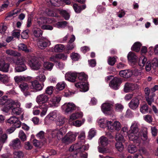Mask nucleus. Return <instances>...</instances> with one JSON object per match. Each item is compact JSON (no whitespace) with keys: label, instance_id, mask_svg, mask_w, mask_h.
Returning <instances> with one entry per match:
<instances>
[{"label":"nucleus","instance_id":"7ed1b4c3","mask_svg":"<svg viewBox=\"0 0 158 158\" xmlns=\"http://www.w3.org/2000/svg\"><path fill=\"white\" fill-rule=\"evenodd\" d=\"M5 104L4 107L2 109V110L6 113H8L10 110L11 111L16 104L19 106L21 105L19 102L11 99L7 100L5 102Z\"/></svg>","mask_w":158,"mask_h":158},{"label":"nucleus","instance_id":"4d7b16f0","mask_svg":"<svg viewBox=\"0 0 158 158\" xmlns=\"http://www.w3.org/2000/svg\"><path fill=\"white\" fill-rule=\"evenodd\" d=\"M9 79L7 76L5 74H0V81L4 83L8 82Z\"/></svg>","mask_w":158,"mask_h":158},{"label":"nucleus","instance_id":"6e6552de","mask_svg":"<svg viewBox=\"0 0 158 158\" xmlns=\"http://www.w3.org/2000/svg\"><path fill=\"white\" fill-rule=\"evenodd\" d=\"M49 99V97L46 94H42L38 95L36 99V102L39 104H45Z\"/></svg>","mask_w":158,"mask_h":158},{"label":"nucleus","instance_id":"ea45409f","mask_svg":"<svg viewBox=\"0 0 158 158\" xmlns=\"http://www.w3.org/2000/svg\"><path fill=\"white\" fill-rule=\"evenodd\" d=\"M25 60L23 57L18 58L14 60V62L17 65H22L24 64Z\"/></svg>","mask_w":158,"mask_h":158},{"label":"nucleus","instance_id":"58836bf2","mask_svg":"<svg viewBox=\"0 0 158 158\" xmlns=\"http://www.w3.org/2000/svg\"><path fill=\"white\" fill-rule=\"evenodd\" d=\"M21 91L22 92H24L25 91L27 90L29 88L28 85L26 83L23 82L21 83L19 86Z\"/></svg>","mask_w":158,"mask_h":158},{"label":"nucleus","instance_id":"864d4df0","mask_svg":"<svg viewBox=\"0 0 158 158\" xmlns=\"http://www.w3.org/2000/svg\"><path fill=\"white\" fill-rule=\"evenodd\" d=\"M85 132L84 131L81 132L78 136V138L79 140L81 141V142H80L81 143L82 145H83V144H84L85 143L84 139L85 138Z\"/></svg>","mask_w":158,"mask_h":158},{"label":"nucleus","instance_id":"1a4fd4ad","mask_svg":"<svg viewBox=\"0 0 158 158\" xmlns=\"http://www.w3.org/2000/svg\"><path fill=\"white\" fill-rule=\"evenodd\" d=\"M67 58V56L63 53L56 54L52 56L49 58L50 61L56 62L60 59L65 60Z\"/></svg>","mask_w":158,"mask_h":158},{"label":"nucleus","instance_id":"13d9d810","mask_svg":"<svg viewBox=\"0 0 158 158\" xmlns=\"http://www.w3.org/2000/svg\"><path fill=\"white\" fill-rule=\"evenodd\" d=\"M36 137L39 139L45 141L44 136V132L43 131H41L36 135Z\"/></svg>","mask_w":158,"mask_h":158},{"label":"nucleus","instance_id":"3c124183","mask_svg":"<svg viewBox=\"0 0 158 158\" xmlns=\"http://www.w3.org/2000/svg\"><path fill=\"white\" fill-rule=\"evenodd\" d=\"M19 137L23 141H25L27 140L26 135L22 130H20L19 133Z\"/></svg>","mask_w":158,"mask_h":158},{"label":"nucleus","instance_id":"de8ad7c7","mask_svg":"<svg viewBox=\"0 0 158 158\" xmlns=\"http://www.w3.org/2000/svg\"><path fill=\"white\" fill-rule=\"evenodd\" d=\"M141 46V44L139 42H135L131 47V49L135 52H139Z\"/></svg>","mask_w":158,"mask_h":158},{"label":"nucleus","instance_id":"a19ab883","mask_svg":"<svg viewBox=\"0 0 158 158\" xmlns=\"http://www.w3.org/2000/svg\"><path fill=\"white\" fill-rule=\"evenodd\" d=\"M27 69V68L25 64L17 65L15 69V71L18 72L24 71Z\"/></svg>","mask_w":158,"mask_h":158},{"label":"nucleus","instance_id":"338daca9","mask_svg":"<svg viewBox=\"0 0 158 158\" xmlns=\"http://www.w3.org/2000/svg\"><path fill=\"white\" fill-rule=\"evenodd\" d=\"M73 7L75 11L77 13H79L82 10L81 7L78 6L76 4H73Z\"/></svg>","mask_w":158,"mask_h":158},{"label":"nucleus","instance_id":"2eb2a0df","mask_svg":"<svg viewBox=\"0 0 158 158\" xmlns=\"http://www.w3.org/2000/svg\"><path fill=\"white\" fill-rule=\"evenodd\" d=\"M7 122L10 124H14L17 128L21 126L20 121L19 120L18 118L15 116L11 117L7 120Z\"/></svg>","mask_w":158,"mask_h":158},{"label":"nucleus","instance_id":"393cba45","mask_svg":"<svg viewBox=\"0 0 158 158\" xmlns=\"http://www.w3.org/2000/svg\"><path fill=\"white\" fill-rule=\"evenodd\" d=\"M139 100L136 97L134 98L129 103V107L131 109L134 110L136 109L139 105Z\"/></svg>","mask_w":158,"mask_h":158},{"label":"nucleus","instance_id":"4be33fe9","mask_svg":"<svg viewBox=\"0 0 158 158\" xmlns=\"http://www.w3.org/2000/svg\"><path fill=\"white\" fill-rule=\"evenodd\" d=\"M9 64L5 63L4 60L0 59V71L5 72H7L9 70Z\"/></svg>","mask_w":158,"mask_h":158},{"label":"nucleus","instance_id":"0eeeda50","mask_svg":"<svg viewBox=\"0 0 158 158\" xmlns=\"http://www.w3.org/2000/svg\"><path fill=\"white\" fill-rule=\"evenodd\" d=\"M28 63L31 68L34 70H37L40 68L41 64L35 56L32 57Z\"/></svg>","mask_w":158,"mask_h":158},{"label":"nucleus","instance_id":"49530a36","mask_svg":"<svg viewBox=\"0 0 158 158\" xmlns=\"http://www.w3.org/2000/svg\"><path fill=\"white\" fill-rule=\"evenodd\" d=\"M66 86V84L64 82H60L56 85V89L59 90H61L65 88Z\"/></svg>","mask_w":158,"mask_h":158},{"label":"nucleus","instance_id":"bf43d9fd","mask_svg":"<svg viewBox=\"0 0 158 158\" xmlns=\"http://www.w3.org/2000/svg\"><path fill=\"white\" fill-rule=\"evenodd\" d=\"M116 149L120 152L122 151L123 149V145L122 142H117L115 144Z\"/></svg>","mask_w":158,"mask_h":158},{"label":"nucleus","instance_id":"20e7f679","mask_svg":"<svg viewBox=\"0 0 158 158\" xmlns=\"http://www.w3.org/2000/svg\"><path fill=\"white\" fill-rule=\"evenodd\" d=\"M66 129L64 127H62L59 129L56 128L51 130V134L53 138H56L58 140L63 138V135L65 133Z\"/></svg>","mask_w":158,"mask_h":158},{"label":"nucleus","instance_id":"bb28decb","mask_svg":"<svg viewBox=\"0 0 158 158\" xmlns=\"http://www.w3.org/2000/svg\"><path fill=\"white\" fill-rule=\"evenodd\" d=\"M60 115L58 111L55 110L48 114L47 117L51 120H54L55 119L59 118Z\"/></svg>","mask_w":158,"mask_h":158},{"label":"nucleus","instance_id":"9d476101","mask_svg":"<svg viewBox=\"0 0 158 158\" xmlns=\"http://www.w3.org/2000/svg\"><path fill=\"white\" fill-rule=\"evenodd\" d=\"M77 76V73L72 71L67 72L65 75V79L72 82L76 81V79Z\"/></svg>","mask_w":158,"mask_h":158},{"label":"nucleus","instance_id":"2f4dec72","mask_svg":"<svg viewBox=\"0 0 158 158\" xmlns=\"http://www.w3.org/2000/svg\"><path fill=\"white\" fill-rule=\"evenodd\" d=\"M148 61L147 60L146 57L142 56L140 57L139 59V64L140 67H143L144 66Z\"/></svg>","mask_w":158,"mask_h":158},{"label":"nucleus","instance_id":"774afa93","mask_svg":"<svg viewBox=\"0 0 158 158\" xmlns=\"http://www.w3.org/2000/svg\"><path fill=\"white\" fill-rule=\"evenodd\" d=\"M53 90V86H49L46 88L45 92L46 94L48 95H51L52 93Z\"/></svg>","mask_w":158,"mask_h":158},{"label":"nucleus","instance_id":"f3484780","mask_svg":"<svg viewBox=\"0 0 158 158\" xmlns=\"http://www.w3.org/2000/svg\"><path fill=\"white\" fill-rule=\"evenodd\" d=\"M61 99L60 96L55 97L52 98L48 102L49 107L58 106Z\"/></svg>","mask_w":158,"mask_h":158},{"label":"nucleus","instance_id":"09e8293b","mask_svg":"<svg viewBox=\"0 0 158 158\" xmlns=\"http://www.w3.org/2000/svg\"><path fill=\"white\" fill-rule=\"evenodd\" d=\"M24 155L23 153L21 151H16L14 153V158H23Z\"/></svg>","mask_w":158,"mask_h":158},{"label":"nucleus","instance_id":"72a5a7b5","mask_svg":"<svg viewBox=\"0 0 158 158\" xmlns=\"http://www.w3.org/2000/svg\"><path fill=\"white\" fill-rule=\"evenodd\" d=\"M48 106L46 104H42L40 106V108L42 110L40 114V115L41 117H43L46 115Z\"/></svg>","mask_w":158,"mask_h":158},{"label":"nucleus","instance_id":"c756f323","mask_svg":"<svg viewBox=\"0 0 158 158\" xmlns=\"http://www.w3.org/2000/svg\"><path fill=\"white\" fill-rule=\"evenodd\" d=\"M18 49L19 50H22L24 51L25 52L28 53L31 52V49L30 48H28L27 46L23 44H20L18 46Z\"/></svg>","mask_w":158,"mask_h":158},{"label":"nucleus","instance_id":"aec40b11","mask_svg":"<svg viewBox=\"0 0 158 158\" xmlns=\"http://www.w3.org/2000/svg\"><path fill=\"white\" fill-rule=\"evenodd\" d=\"M51 42L46 39L40 40L37 43L38 46L41 49H44L51 45Z\"/></svg>","mask_w":158,"mask_h":158},{"label":"nucleus","instance_id":"39448f33","mask_svg":"<svg viewBox=\"0 0 158 158\" xmlns=\"http://www.w3.org/2000/svg\"><path fill=\"white\" fill-rule=\"evenodd\" d=\"M62 111L65 113H71L76 108V105L73 102L65 103L61 106Z\"/></svg>","mask_w":158,"mask_h":158},{"label":"nucleus","instance_id":"f03ea898","mask_svg":"<svg viewBox=\"0 0 158 158\" xmlns=\"http://www.w3.org/2000/svg\"><path fill=\"white\" fill-rule=\"evenodd\" d=\"M89 148L88 146L82 145L81 142H79L77 144L73 145L69 148V150L70 152L75 151V154L78 155L80 158H87V154L86 153H82L85 150H87Z\"/></svg>","mask_w":158,"mask_h":158},{"label":"nucleus","instance_id":"8fccbe9b","mask_svg":"<svg viewBox=\"0 0 158 158\" xmlns=\"http://www.w3.org/2000/svg\"><path fill=\"white\" fill-rule=\"evenodd\" d=\"M115 139L117 142H123L125 141L123 137L121 134L117 133L115 135Z\"/></svg>","mask_w":158,"mask_h":158},{"label":"nucleus","instance_id":"e2e57ef3","mask_svg":"<svg viewBox=\"0 0 158 158\" xmlns=\"http://www.w3.org/2000/svg\"><path fill=\"white\" fill-rule=\"evenodd\" d=\"M71 57L73 60L77 61L80 58V56L78 54L74 52L71 54Z\"/></svg>","mask_w":158,"mask_h":158},{"label":"nucleus","instance_id":"37998d69","mask_svg":"<svg viewBox=\"0 0 158 158\" xmlns=\"http://www.w3.org/2000/svg\"><path fill=\"white\" fill-rule=\"evenodd\" d=\"M77 76L78 79L80 81H85L88 78L87 76L83 72L80 73H77Z\"/></svg>","mask_w":158,"mask_h":158},{"label":"nucleus","instance_id":"79ce46f5","mask_svg":"<svg viewBox=\"0 0 158 158\" xmlns=\"http://www.w3.org/2000/svg\"><path fill=\"white\" fill-rule=\"evenodd\" d=\"M43 66L44 68L46 69L51 71L54 66V64L52 63L47 62L44 63Z\"/></svg>","mask_w":158,"mask_h":158},{"label":"nucleus","instance_id":"dca6fc26","mask_svg":"<svg viewBox=\"0 0 158 158\" xmlns=\"http://www.w3.org/2000/svg\"><path fill=\"white\" fill-rule=\"evenodd\" d=\"M10 147L14 149H18L21 147V141L18 138L12 140L9 144Z\"/></svg>","mask_w":158,"mask_h":158},{"label":"nucleus","instance_id":"a18cd8bd","mask_svg":"<svg viewBox=\"0 0 158 158\" xmlns=\"http://www.w3.org/2000/svg\"><path fill=\"white\" fill-rule=\"evenodd\" d=\"M140 111L143 114H145L148 112V109L146 104L141 106L140 108Z\"/></svg>","mask_w":158,"mask_h":158},{"label":"nucleus","instance_id":"cd10ccee","mask_svg":"<svg viewBox=\"0 0 158 158\" xmlns=\"http://www.w3.org/2000/svg\"><path fill=\"white\" fill-rule=\"evenodd\" d=\"M128 60L131 62H135L136 61L137 57L135 54L133 52H130L127 55Z\"/></svg>","mask_w":158,"mask_h":158},{"label":"nucleus","instance_id":"6e6d98bb","mask_svg":"<svg viewBox=\"0 0 158 158\" xmlns=\"http://www.w3.org/2000/svg\"><path fill=\"white\" fill-rule=\"evenodd\" d=\"M115 110L118 112H121L123 109V106L120 103H118L115 105Z\"/></svg>","mask_w":158,"mask_h":158},{"label":"nucleus","instance_id":"69168bd1","mask_svg":"<svg viewBox=\"0 0 158 158\" xmlns=\"http://www.w3.org/2000/svg\"><path fill=\"white\" fill-rule=\"evenodd\" d=\"M12 37L15 38H19L20 35V31L16 30H15L12 32Z\"/></svg>","mask_w":158,"mask_h":158},{"label":"nucleus","instance_id":"5fc2aeb1","mask_svg":"<svg viewBox=\"0 0 158 158\" xmlns=\"http://www.w3.org/2000/svg\"><path fill=\"white\" fill-rule=\"evenodd\" d=\"M138 149L135 146L133 145H129L128 148V151L131 153H134L137 152Z\"/></svg>","mask_w":158,"mask_h":158},{"label":"nucleus","instance_id":"ddd939ff","mask_svg":"<svg viewBox=\"0 0 158 158\" xmlns=\"http://www.w3.org/2000/svg\"><path fill=\"white\" fill-rule=\"evenodd\" d=\"M113 105L108 102H105L101 106V110L102 112L106 114H109V112L111 111Z\"/></svg>","mask_w":158,"mask_h":158},{"label":"nucleus","instance_id":"4c0bfd02","mask_svg":"<svg viewBox=\"0 0 158 158\" xmlns=\"http://www.w3.org/2000/svg\"><path fill=\"white\" fill-rule=\"evenodd\" d=\"M42 31L39 28H34L33 30V34L36 37H39L42 36Z\"/></svg>","mask_w":158,"mask_h":158},{"label":"nucleus","instance_id":"b1692460","mask_svg":"<svg viewBox=\"0 0 158 158\" xmlns=\"http://www.w3.org/2000/svg\"><path fill=\"white\" fill-rule=\"evenodd\" d=\"M32 77L30 76L24 77L23 76H16L14 77V80L16 82L19 83L22 81H28L31 80Z\"/></svg>","mask_w":158,"mask_h":158},{"label":"nucleus","instance_id":"a878e982","mask_svg":"<svg viewBox=\"0 0 158 158\" xmlns=\"http://www.w3.org/2000/svg\"><path fill=\"white\" fill-rule=\"evenodd\" d=\"M119 75L125 78H128L131 77L132 74V73L130 69L121 70L119 73Z\"/></svg>","mask_w":158,"mask_h":158},{"label":"nucleus","instance_id":"4468645a","mask_svg":"<svg viewBox=\"0 0 158 158\" xmlns=\"http://www.w3.org/2000/svg\"><path fill=\"white\" fill-rule=\"evenodd\" d=\"M75 85L81 92H85L89 89L88 84L85 82H77L75 84Z\"/></svg>","mask_w":158,"mask_h":158},{"label":"nucleus","instance_id":"7c9ffc66","mask_svg":"<svg viewBox=\"0 0 158 158\" xmlns=\"http://www.w3.org/2000/svg\"><path fill=\"white\" fill-rule=\"evenodd\" d=\"M85 121V119L83 118L81 120H77L71 123L70 124L77 127H81L83 125Z\"/></svg>","mask_w":158,"mask_h":158},{"label":"nucleus","instance_id":"c9c22d12","mask_svg":"<svg viewBox=\"0 0 158 158\" xmlns=\"http://www.w3.org/2000/svg\"><path fill=\"white\" fill-rule=\"evenodd\" d=\"M6 53L10 56H20L21 54L17 52L13 51L11 49H8L6 51Z\"/></svg>","mask_w":158,"mask_h":158},{"label":"nucleus","instance_id":"473e14b6","mask_svg":"<svg viewBox=\"0 0 158 158\" xmlns=\"http://www.w3.org/2000/svg\"><path fill=\"white\" fill-rule=\"evenodd\" d=\"M99 143L103 146H106L109 143L107 139L104 136L101 137L99 140Z\"/></svg>","mask_w":158,"mask_h":158},{"label":"nucleus","instance_id":"0e129e2a","mask_svg":"<svg viewBox=\"0 0 158 158\" xmlns=\"http://www.w3.org/2000/svg\"><path fill=\"white\" fill-rule=\"evenodd\" d=\"M116 61V59L114 57H109L108 60V64L111 66L114 65Z\"/></svg>","mask_w":158,"mask_h":158},{"label":"nucleus","instance_id":"c03bdc74","mask_svg":"<svg viewBox=\"0 0 158 158\" xmlns=\"http://www.w3.org/2000/svg\"><path fill=\"white\" fill-rule=\"evenodd\" d=\"M8 138L7 135L5 133L0 136V146L2 147V145L6 141Z\"/></svg>","mask_w":158,"mask_h":158},{"label":"nucleus","instance_id":"5701e85b","mask_svg":"<svg viewBox=\"0 0 158 158\" xmlns=\"http://www.w3.org/2000/svg\"><path fill=\"white\" fill-rule=\"evenodd\" d=\"M76 137V136L75 135L71 133H68L63 139L62 141L65 143H69L74 141Z\"/></svg>","mask_w":158,"mask_h":158},{"label":"nucleus","instance_id":"603ef678","mask_svg":"<svg viewBox=\"0 0 158 158\" xmlns=\"http://www.w3.org/2000/svg\"><path fill=\"white\" fill-rule=\"evenodd\" d=\"M155 93H153L152 94L151 96L149 97H146V100L149 105L151 106L152 103L154 102V99L153 98L155 96Z\"/></svg>","mask_w":158,"mask_h":158},{"label":"nucleus","instance_id":"412c9836","mask_svg":"<svg viewBox=\"0 0 158 158\" xmlns=\"http://www.w3.org/2000/svg\"><path fill=\"white\" fill-rule=\"evenodd\" d=\"M20 105L19 106L16 104L12 109L10 111V113L12 115H19L21 114L23 112V109L20 107Z\"/></svg>","mask_w":158,"mask_h":158},{"label":"nucleus","instance_id":"423d86ee","mask_svg":"<svg viewBox=\"0 0 158 158\" xmlns=\"http://www.w3.org/2000/svg\"><path fill=\"white\" fill-rule=\"evenodd\" d=\"M107 127L109 131L113 132L115 130L118 131L121 128L120 123L118 121H115L113 123L111 121L107 122Z\"/></svg>","mask_w":158,"mask_h":158},{"label":"nucleus","instance_id":"f257e3e1","mask_svg":"<svg viewBox=\"0 0 158 158\" xmlns=\"http://www.w3.org/2000/svg\"><path fill=\"white\" fill-rule=\"evenodd\" d=\"M139 125L135 121L132 123L129 131L128 136L129 139L133 141L135 143L139 144L141 142V139L139 135Z\"/></svg>","mask_w":158,"mask_h":158},{"label":"nucleus","instance_id":"f704fd0d","mask_svg":"<svg viewBox=\"0 0 158 158\" xmlns=\"http://www.w3.org/2000/svg\"><path fill=\"white\" fill-rule=\"evenodd\" d=\"M108 121L105 118H101L98 121V122L101 127L104 128L107 127V122Z\"/></svg>","mask_w":158,"mask_h":158},{"label":"nucleus","instance_id":"9b49d317","mask_svg":"<svg viewBox=\"0 0 158 158\" xmlns=\"http://www.w3.org/2000/svg\"><path fill=\"white\" fill-rule=\"evenodd\" d=\"M138 88L136 84L127 82L124 85V91L126 93H128L137 89Z\"/></svg>","mask_w":158,"mask_h":158},{"label":"nucleus","instance_id":"c85d7f7f","mask_svg":"<svg viewBox=\"0 0 158 158\" xmlns=\"http://www.w3.org/2000/svg\"><path fill=\"white\" fill-rule=\"evenodd\" d=\"M44 69H41L39 70L38 73L39 75L36 77V79L39 80L40 81L44 82L46 79V77L44 74Z\"/></svg>","mask_w":158,"mask_h":158},{"label":"nucleus","instance_id":"052dcab7","mask_svg":"<svg viewBox=\"0 0 158 158\" xmlns=\"http://www.w3.org/2000/svg\"><path fill=\"white\" fill-rule=\"evenodd\" d=\"M77 119V118L75 113H72L69 117L68 120L69 124H70L71 123H72Z\"/></svg>","mask_w":158,"mask_h":158},{"label":"nucleus","instance_id":"f8f14e48","mask_svg":"<svg viewBox=\"0 0 158 158\" xmlns=\"http://www.w3.org/2000/svg\"><path fill=\"white\" fill-rule=\"evenodd\" d=\"M122 83L120 78L117 77H114L109 83V86L110 87L115 90L118 89V87Z\"/></svg>","mask_w":158,"mask_h":158},{"label":"nucleus","instance_id":"680f3d73","mask_svg":"<svg viewBox=\"0 0 158 158\" xmlns=\"http://www.w3.org/2000/svg\"><path fill=\"white\" fill-rule=\"evenodd\" d=\"M33 145L37 148H40L42 145L41 143L38 140L34 139L32 141Z\"/></svg>","mask_w":158,"mask_h":158},{"label":"nucleus","instance_id":"a211bd4d","mask_svg":"<svg viewBox=\"0 0 158 158\" xmlns=\"http://www.w3.org/2000/svg\"><path fill=\"white\" fill-rule=\"evenodd\" d=\"M31 88L36 91L42 90L43 88L44 85H42L37 81L35 80L31 82Z\"/></svg>","mask_w":158,"mask_h":158},{"label":"nucleus","instance_id":"6ab92c4d","mask_svg":"<svg viewBox=\"0 0 158 158\" xmlns=\"http://www.w3.org/2000/svg\"><path fill=\"white\" fill-rule=\"evenodd\" d=\"M65 49L64 45L62 44H57L55 45L54 48H49L48 51L52 52H62Z\"/></svg>","mask_w":158,"mask_h":158},{"label":"nucleus","instance_id":"e433bc0d","mask_svg":"<svg viewBox=\"0 0 158 158\" xmlns=\"http://www.w3.org/2000/svg\"><path fill=\"white\" fill-rule=\"evenodd\" d=\"M58 119L56 122V124L58 126H61L63 125L64 123L66 120V118L63 116L60 115L59 118H58Z\"/></svg>","mask_w":158,"mask_h":158}]
</instances>
